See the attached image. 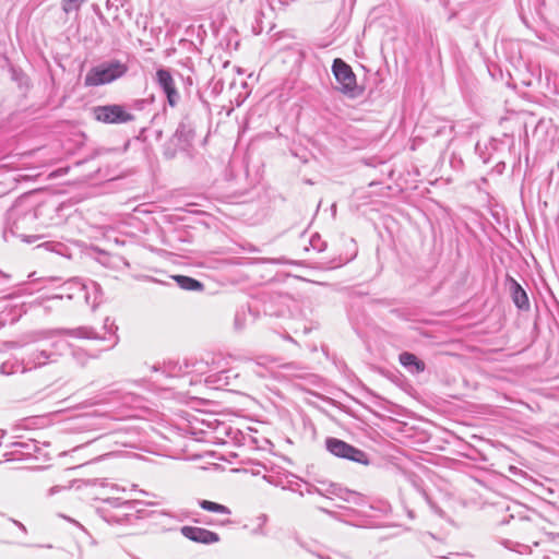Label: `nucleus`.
I'll return each mask as SVG.
<instances>
[{
    "label": "nucleus",
    "instance_id": "obj_2",
    "mask_svg": "<svg viewBox=\"0 0 559 559\" xmlns=\"http://www.w3.org/2000/svg\"><path fill=\"white\" fill-rule=\"evenodd\" d=\"M332 70L338 83V90L344 94L354 95L357 90V81L352 68L337 58L333 62Z\"/></svg>",
    "mask_w": 559,
    "mask_h": 559
},
{
    "label": "nucleus",
    "instance_id": "obj_10",
    "mask_svg": "<svg viewBox=\"0 0 559 559\" xmlns=\"http://www.w3.org/2000/svg\"><path fill=\"white\" fill-rule=\"evenodd\" d=\"M200 506L202 509L210 511V512L225 513V514L229 513V510L227 507L216 503V502H213V501L203 500V501H201Z\"/></svg>",
    "mask_w": 559,
    "mask_h": 559
},
{
    "label": "nucleus",
    "instance_id": "obj_7",
    "mask_svg": "<svg viewBox=\"0 0 559 559\" xmlns=\"http://www.w3.org/2000/svg\"><path fill=\"white\" fill-rule=\"evenodd\" d=\"M171 278L179 285L180 288L185 290L201 292L204 289V285L192 277L186 275H173Z\"/></svg>",
    "mask_w": 559,
    "mask_h": 559
},
{
    "label": "nucleus",
    "instance_id": "obj_4",
    "mask_svg": "<svg viewBox=\"0 0 559 559\" xmlns=\"http://www.w3.org/2000/svg\"><path fill=\"white\" fill-rule=\"evenodd\" d=\"M326 447L328 450L336 456L347 459L357 463H368L367 455L365 454V452L340 439H328Z\"/></svg>",
    "mask_w": 559,
    "mask_h": 559
},
{
    "label": "nucleus",
    "instance_id": "obj_8",
    "mask_svg": "<svg viewBox=\"0 0 559 559\" xmlns=\"http://www.w3.org/2000/svg\"><path fill=\"white\" fill-rule=\"evenodd\" d=\"M511 292L513 301L519 308L528 307V298L525 290L513 280L511 282Z\"/></svg>",
    "mask_w": 559,
    "mask_h": 559
},
{
    "label": "nucleus",
    "instance_id": "obj_6",
    "mask_svg": "<svg viewBox=\"0 0 559 559\" xmlns=\"http://www.w3.org/2000/svg\"><path fill=\"white\" fill-rule=\"evenodd\" d=\"M156 80L167 96V100L171 107L176 105L177 90L175 81L168 70L159 69L156 72Z\"/></svg>",
    "mask_w": 559,
    "mask_h": 559
},
{
    "label": "nucleus",
    "instance_id": "obj_1",
    "mask_svg": "<svg viewBox=\"0 0 559 559\" xmlns=\"http://www.w3.org/2000/svg\"><path fill=\"white\" fill-rule=\"evenodd\" d=\"M126 72V67L119 62L108 66H99L91 69L85 76L86 86H98L120 78Z\"/></svg>",
    "mask_w": 559,
    "mask_h": 559
},
{
    "label": "nucleus",
    "instance_id": "obj_9",
    "mask_svg": "<svg viewBox=\"0 0 559 559\" xmlns=\"http://www.w3.org/2000/svg\"><path fill=\"white\" fill-rule=\"evenodd\" d=\"M400 362L405 367H414L416 372H423L425 370V364L424 361L419 360L414 354L412 353H402L400 355Z\"/></svg>",
    "mask_w": 559,
    "mask_h": 559
},
{
    "label": "nucleus",
    "instance_id": "obj_5",
    "mask_svg": "<svg viewBox=\"0 0 559 559\" xmlns=\"http://www.w3.org/2000/svg\"><path fill=\"white\" fill-rule=\"evenodd\" d=\"M181 534L190 540L202 544H212L219 539L216 533L195 526H183Z\"/></svg>",
    "mask_w": 559,
    "mask_h": 559
},
{
    "label": "nucleus",
    "instance_id": "obj_3",
    "mask_svg": "<svg viewBox=\"0 0 559 559\" xmlns=\"http://www.w3.org/2000/svg\"><path fill=\"white\" fill-rule=\"evenodd\" d=\"M95 119L104 123H126L134 119L121 105L98 106L94 109Z\"/></svg>",
    "mask_w": 559,
    "mask_h": 559
},
{
    "label": "nucleus",
    "instance_id": "obj_11",
    "mask_svg": "<svg viewBox=\"0 0 559 559\" xmlns=\"http://www.w3.org/2000/svg\"><path fill=\"white\" fill-rule=\"evenodd\" d=\"M84 1L85 0H63V10L67 13L72 10H79Z\"/></svg>",
    "mask_w": 559,
    "mask_h": 559
}]
</instances>
